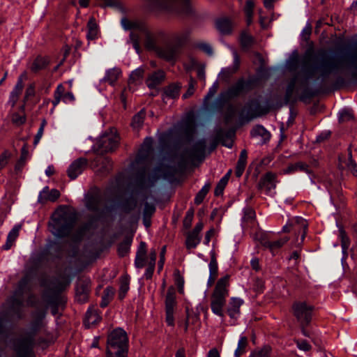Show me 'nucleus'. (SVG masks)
I'll return each mask as SVG.
<instances>
[{
    "label": "nucleus",
    "instance_id": "nucleus-1",
    "mask_svg": "<svg viewBox=\"0 0 357 357\" xmlns=\"http://www.w3.org/2000/svg\"><path fill=\"white\" fill-rule=\"evenodd\" d=\"M33 320L29 328L15 343V351L18 357H34L33 345L36 333L45 326V312L37 311L32 313Z\"/></svg>",
    "mask_w": 357,
    "mask_h": 357
},
{
    "label": "nucleus",
    "instance_id": "nucleus-2",
    "mask_svg": "<svg viewBox=\"0 0 357 357\" xmlns=\"http://www.w3.org/2000/svg\"><path fill=\"white\" fill-rule=\"evenodd\" d=\"M342 68L340 60L327 55L325 51L321 54L320 60L313 66L304 70L307 79H313L316 82H323L331 74L337 71Z\"/></svg>",
    "mask_w": 357,
    "mask_h": 357
},
{
    "label": "nucleus",
    "instance_id": "nucleus-3",
    "mask_svg": "<svg viewBox=\"0 0 357 357\" xmlns=\"http://www.w3.org/2000/svg\"><path fill=\"white\" fill-rule=\"evenodd\" d=\"M75 221L76 215L70 208L60 207L53 213L49 227L54 236L63 237L70 234Z\"/></svg>",
    "mask_w": 357,
    "mask_h": 357
},
{
    "label": "nucleus",
    "instance_id": "nucleus-4",
    "mask_svg": "<svg viewBox=\"0 0 357 357\" xmlns=\"http://www.w3.org/2000/svg\"><path fill=\"white\" fill-rule=\"evenodd\" d=\"M128 354V337L122 328L113 330L107 336V357H127Z\"/></svg>",
    "mask_w": 357,
    "mask_h": 357
},
{
    "label": "nucleus",
    "instance_id": "nucleus-5",
    "mask_svg": "<svg viewBox=\"0 0 357 357\" xmlns=\"http://www.w3.org/2000/svg\"><path fill=\"white\" fill-rule=\"evenodd\" d=\"M229 276L225 275L220 278L214 288L211 297V309L213 314L223 320L225 317L224 307L226 299L229 296Z\"/></svg>",
    "mask_w": 357,
    "mask_h": 357
},
{
    "label": "nucleus",
    "instance_id": "nucleus-6",
    "mask_svg": "<svg viewBox=\"0 0 357 357\" xmlns=\"http://www.w3.org/2000/svg\"><path fill=\"white\" fill-rule=\"evenodd\" d=\"M313 306L304 301H296L292 305V312L301 326H307L312 320Z\"/></svg>",
    "mask_w": 357,
    "mask_h": 357
},
{
    "label": "nucleus",
    "instance_id": "nucleus-7",
    "mask_svg": "<svg viewBox=\"0 0 357 357\" xmlns=\"http://www.w3.org/2000/svg\"><path fill=\"white\" fill-rule=\"evenodd\" d=\"M119 137L116 131L111 130L101 135L96 142L97 150L100 153H107L114 151L119 144Z\"/></svg>",
    "mask_w": 357,
    "mask_h": 357
},
{
    "label": "nucleus",
    "instance_id": "nucleus-8",
    "mask_svg": "<svg viewBox=\"0 0 357 357\" xmlns=\"http://www.w3.org/2000/svg\"><path fill=\"white\" fill-rule=\"evenodd\" d=\"M176 303V291L174 288L171 287L168 289L165 297V319L169 326H174V312Z\"/></svg>",
    "mask_w": 357,
    "mask_h": 357
},
{
    "label": "nucleus",
    "instance_id": "nucleus-9",
    "mask_svg": "<svg viewBox=\"0 0 357 357\" xmlns=\"http://www.w3.org/2000/svg\"><path fill=\"white\" fill-rule=\"evenodd\" d=\"M248 83L243 79H239L234 84L230 86L227 90L220 94V99L223 102H227L236 97L240 96L245 91Z\"/></svg>",
    "mask_w": 357,
    "mask_h": 357
},
{
    "label": "nucleus",
    "instance_id": "nucleus-10",
    "mask_svg": "<svg viewBox=\"0 0 357 357\" xmlns=\"http://www.w3.org/2000/svg\"><path fill=\"white\" fill-rule=\"evenodd\" d=\"M307 223L305 220L300 217H295L289 220V222L282 227L284 232L294 231L295 234L297 232L301 234V241H303L307 229Z\"/></svg>",
    "mask_w": 357,
    "mask_h": 357
},
{
    "label": "nucleus",
    "instance_id": "nucleus-11",
    "mask_svg": "<svg viewBox=\"0 0 357 357\" xmlns=\"http://www.w3.org/2000/svg\"><path fill=\"white\" fill-rule=\"evenodd\" d=\"M277 182V174L268 172L261 177L257 188L259 190H264L267 195L273 196L275 194L274 190L276 188Z\"/></svg>",
    "mask_w": 357,
    "mask_h": 357
},
{
    "label": "nucleus",
    "instance_id": "nucleus-12",
    "mask_svg": "<svg viewBox=\"0 0 357 357\" xmlns=\"http://www.w3.org/2000/svg\"><path fill=\"white\" fill-rule=\"evenodd\" d=\"M29 279L27 276L23 278L18 283V289L15 291L13 296L10 298V305L15 307H20L23 304V294L28 285Z\"/></svg>",
    "mask_w": 357,
    "mask_h": 357
},
{
    "label": "nucleus",
    "instance_id": "nucleus-13",
    "mask_svg": "<svg viewBox=\"0 0 357 357\" xmlns=\"http://www.w3.org/2000/svg\"><path fill=\"white\" fill-rule=\"evenodd\" d=\"M88 160L85 158H79L73 161L69 166L67 173L71 179H75L87 167Z\"/></svg>",
    "mask_w": 357,
    "mask_h": 357
},
{
    "label": "nucleus",
    "instance_id": "nucleus-14",
    "mask_svg": "<svg viewBox=\"0 0 357 357\" xmlns=\"http://www.w3.org/2000/svg\"><path fill=\"white\" fill-rule=\"evenodd\" d=\"M190 31L188 29L174 33L171 36L170 42L177 50L184 46L189 40Z\"/></svg>",
    "mask_w": 357,
    "mask_h": 357
},
{
    "label": "nucleus",
    "instance_id": "nucleus-15",
    "mask_svg": "<svg viewBox=\"0 0 357 357\" xmlns=\"http://www.w3.org/2000/svg\"><path fill=\"white\" fill-rule=\"evenodd\" d=\"M243 303V300L240 298L232 297L230 298L227 308V312L231 319L233 320L232 324H234V321L239 317L241 314L240 307Z\"/></svg>",
    "mask_w": 357,
    "mask_h": 357
},
{
    "label": "nucleus",
    "instance_id": "nucleus-16",
    "mask_svg": "<svg viewBox=\"0 0 357 357\" xmlns=\"http://www.w3.org/2000/svg\"><path fill=\"white\" fill-rule=\"evenodd\" d=\"M232 54L234 57L233 64L229 67L222 68L220 73L221 77L225 79H229L232 75L236 73L240 67V57L236 50H234Z\"/></svg>",
    "mask_w": 357,
    "mask_h": 357
},
{
    "label": "nucleus",
    "instance_id": "nucleus-17",
    "mask_svg": "<svg viewBox=\"0 0 357 357\" xmlns=\"http://www.w3.org/2000/svg\"><path fill=\"white\" fill-rule=\"evenodd\" d=\"M146 244L142 241L136 252L135 265L138 268H143L146 264L148 265L149 257H146Z\"/></svg>",
    "mask_w": 357,
    "mask_h": 357
},
{
    "label": "nucleus",
    "instance_id": "nucleus-18",
    "mask_svg": "<svg viewBox=\"0 0 357 357\" xmlns=\"http://www.w3.org/2000/svg\"><path fill=\"white\" fill-rule=\"evenodd\" d=\"M177 51L178 50L174 45L156 49L158 56L167 61H174Z\"/></svg>",
    "mask_w": 357,
    "mask_h": 357
},
{
    "label": "nucleus",
    "instance_id": "nucleus-19",
    "mask_svg": "<svg viewBox=\"0 0 357 357\" xmlns=\"http://www.w3.org/2000/svg\"><path fill=\"white\" fill-rule=\"evenodd\" d=\"M26 74L23 73L17 79V82L11 91L10 94L9 102L11 103V105L13 107L17 102L20 95L21 94L24 84H23V78L25 77Z\"/></svg>",
    "mask_w": 357,
    "mask_h": 357
},
{
    "label": "nucleus",
    "instance_id": "nucleus-20",
    "mask_svg": "<svg viewBox=\"0 0 357 357\" xmlns=\"http://www.w3.org/2000/svg\"><path fill=\"white\" fill-rule=\"evenodd\" d=\"M89 287L87 283L79 282L75 288V298L78 302L84 303L88 299Z\"/></svg>",
    "mask_w": 357,
    "mask_h": 357
},
{
    "label": "nucleus",
    "instance_id": "nucleus-21",
    "mask_svg": "<svg viewBox=\"0 0 357 357\" xmlns=\"http://www.w3.org/2000/svg\"><path fill=\"white\" fill-rule=\"evenodd\" d=\"M165 77V72L159 70L151 74L146 80L147 86L150 89L155 88L162 83Z\"/></svg>",
    "mask_w": 357,
    "mask_h": 357
},
{
    "label": "nucleus",
    "instance_id": "nucleus-22",
    "mask_svg": "<svg viewBox=\"0 0 357 357\" xmlns=\"http://www.w3.org/2000/svg\"><path fill=\"white\" fill-rule=\"evenodd\" d=\"M288 241V237H284L274 241H264V242H261V245L265 248L268 249L274 255L275 252L287 243Z\"/></svg>",
    "mask_w": 357,
    "mask_h": 357
},
{
    "label": "nucleus",
    "instance_id": "nucleus-23",
    "mask_svg": "<svg viewBox=\"0 0 357 357\" xmlns=\"http://www.w3.org/2000/svg\"><path fill=\"white\" fill-rule=\"evenodd\" d=\"M21 227V225H15L13 227V229L9 231L7 236L6 242L2 247L3 250H8L13 246V245L14 244L15 241H16L17 238L19 236Z\"/></svg>",
    "mask_w": 357,
    "mask_h": 357
},
{
    "label": "nucleus",
    "instance_id": "nucleus-24",
    "mask_svg": "<svg viewBox=\"0 0 357 357\" xmlns=\"http://www.w3.org/2000/svg\"><path fill=\"white\" fill-rule=\"evenodd\" d=\"M252 137H260L261 142L265 143L270 139V132L262 126L258 125L254 127L250 132Z\"/></svg>",
    "mask_w": 357,
    "mask_h": 357
},
{
    "label": "nucleus",
    "instance_id": "nucleus-25",
    "mask_svg": "<svg viewBox=\"0 0 357 357\" xmlns=\"http://www.w3.org/2000/svg\"><path fill=\"white\" fill-rule=\"evenodd\" d=\"M101 317L98 310L94 308H89L86 313L84 324L87 327H90L98 323Z\"/></svg>",
    "mask_w": 357,
    "mask_h": 357
},
{
    "label": "nucleus",
    "instance_id": "nucleus-26",
    "mask_svg": "<svg viewBox=\"0 0 357 357\" xmlns=\"http://www.w3.org/2000/svg\"><path fill=\"white\" fill-rule=\"evenodd\" d=\"M121 75V70L118 68H113L106 71L105 75L102 79L110 85H114Z\"/></svg>",
    "mask_w": 357,
    "mask_h": 357
},
{
    "label": "nucleus",
    "instance_id": "nucleus-27",
    "mask_svg": "<svg viewBox=\"0 0 357 357\" xmlns=\"http://www.w3.org/2000/svg\"><path fill=\"white\" fill-rule=\"evenodd\" d=\"M156 255L155 250H151L149 255L148 266L144 273V278L146 279H151L152 278L155 266Z\"/></svg>",
    "mask_w": 357,
    "mask_h": 357
},
{
    "label": "nucleus",
    "instance_id": "nucleus-28",
    "mask_svg": "<svg viewBox=\"0 0 357 357\" xmlns=\"http://www.w3.org/2000/svg\"><path fill=\"white\" fill-rule=\"evenodd\" d=\"M215 26L222 34H229L231 32L232 24L229 19L222 18L218 20L215 22Z\"/></svg>",
    "mask_w": 357,
    "mask_h": 357
},
{
    "label": "nucleus",
    "instance_id": "nucleus-29",
    "mask_svg": "<svg viewBox=\"0 0 357 357\" xmlns=\"http://www.w3.org/2000/svg\"><path fill=\"white\" fill-rule=\"evenodd\" d=\"M48 65V60L45 57L37 56L30 66V70L33 73H37L45 69Z\"/></svg>",
    "mask_w": 357,
    "mask_h": 357
},
{
    "label": "nucleus",
    "instance_id": "nucleus-30",
    "mask_svg": "<svg viewBox=\"0 0 357 357\" xmlns=\"http://www.w3.org/2000/svg\"><path fill=\"white\" fill-rule=\"evenodd\" d=\"M247 151L245 149L242 150L241 151V154L236 167L235 174L237 177H241L245 170L247 162Z\"/></svg>",
    "mask_w": 357,
    "mask_h": 357
},
{
    "label": "nucleus",
    "instance_id": "nucleus-31",
    "mask_svg": "<svg viewBox=\"0 0 357 357\" xmlns=\"http://www.w3.org/2000/svg\"><path fill=\"white\" fill-rule=\"evenodd\" d=\"M296 172H303L310 174V171L309 166L303 162H298L294 164L290 165L285 170V173H293Z\"/></svg>",
    "mask_w": 357,
    "mask_h": 357
},
{
    "label": "nucleus",
    "instance_id": "nucleus-32",
    "mask_svg": "<svg viewBox=\"0 0 357 357\" xmlns=\"http://www.w3.org/2000/svg\"><path fill=\"white\" fill-rule=\"evenodd\" d=\"M130 278L127 275H122L120 278V287L119 296L120 299L124 298L129 290Z\"/></svg>",
    "mask_w": 357,
    "mask_h": 357
},
{
    "label": "nucleus",
    "instance_id": "nucleus-33",
    "mask_svg": "<svg viewBox=\"0 0 357 357\" xmlns=\"http://www.w3.org/2000/svg\"><path fill=\"white\" fill-rule=\"evenodd\" d=\"M88 32L86 37L88 40H94L98 36V26L93 17L89 19L87 24Z\"/></svg>",
    "mask_w": 357,
    "mask_h": 357
},
{
    "label": "nucleus",
    "instance_id": "nucleus-34",
    "mask_svg": "<svg viewBox=\"0 0 357 357\" xmlns=\"http://www.w3.org/2000/svg\"><path fill=\"white\" fill-rule=\"evenodd\" d=\"M201 241L200 235L189 232L185 241L186 248L188 249L195 248Z\"/></svg>",
    "mask_w": 357,
    "mask_h": 357
},
{
    "label": "nucleus",
    "instance_id": "nucleus-35",
    "mask_svg": "<svg viewBox=\"0 0 357 357\" xmlns=\"http://www.w3.org/2000/svg\"><path fill=\"white\" fill-rule=\"evenodd\" d=\"M146 116V112L144 109L140 110L136 114L132 120L131 126L134 129H139L142 128L144 121Z\"/></svg>",
    "mask_w": 357,
    "mask_h": 357
},
{
    "label": "nucleus",
    "instance_id": "nucleus-36",
    "mask_svg": "<svg viewBox=\"0 0 357 357\" xmlns=\"http://www.w3.org/2000/svg\"><path fill=\"white\" fill-rule=\"evenodd\" d=\"M180 88L181 86L177 84L169 85L165 89L163 99L166 98L172 99L177 98L179 95Z\"/></svg>",
    "mask_w": 357,
    "mask_h": 357
},
{
    "label": "nucleus",
    "instance_id": "nucleus-37",
    "mask_svg": "<svg viewBox=\"0 0 357 357\" xmlns=\"http://www.w3.org/2000/svg\"><path fill=\"white\" fill-rule=\"evenodd\" d=\"M176 0H164V2L157 3L155 6L156 10L172 12L174 10V4Z\"/></svg>",
    "mask_w": 357,
    "mask_h": 357
},
{
    "label": "nucleus",
    "instance_id": "nucleus-38",
    "mask_svg": "<svg viewBox=\"0 0 357 357\" xmlns=\"http://www.w3.org/2000/svg\"><path fill=\"white\" fill-rule=\"evenodd\" d=\"M255 7V3L253 0H248L245 3L244 8V12L246 17V21L248 24H250L252 22L253 17V9Z\"/></svg>",
    "mask_w": 357,
    "mask_h": 357
},
{
    "label": "nucleus",
    "instance_id": "nucleus-39",
    "mask_svg": "<svg viewBox=\"0 0 357 357\" xmlns=\"http://www.w3.org/2000/svg\"><path fill=\"white\" fill-rule=\"evenodd\" d=\"M248 345V338L245 336H241L238 342V347L234 352L235 357H240L245 352V348Z\"/></svg>",
    "mask_w": 357,
    "mask_h": 357
},
{
    "label": "nucleus",
    "instance_id": "nucleus-40",
    "mask_svg": "<svg viewBox=\"0 0 357 357\" xmlns=\"http://www.w3.org/2000/svg\"><path fill=\"white\" fill-rule=\"evenodd\" d=\"M210 183H206L202 187V188L199 191V192L197 194L195 198V203L196 204H200L203 202V200L204 199L205 197L206 196L207 193L210 190Z\"/></svg>",
    "mask_w": 357,
    "mask_h": 357
},
{
    "label": "nucleus",
    "instance_id": "nucleus-41",
    "mask_svg": "<svg viewBox=\"0 0 357 357\" xmlns=\"http://www.w3.org/2000/svg\"><path fill=\"white\" fill-rule=\"evenodd\" d=\"M271 353V347L268 345H265L260 350L251 352L249 357H268Z\"/></svg>",
    "mask_w": 357,
    "mask_h": 357
},
{
    "label": "nucleus",
    "instance_id": "nucleus-42",
    "mask_svg": "<svg viewBox=\"0 0 357 357\" xmlns=\"http://www.w3.org/2000/svg\"><path fill=\"white\" fill-rule=\"evenodd\" d=\"M348 67L352 70L354 74L357 75V47L349 55Z\"/></svg>",
    "mask_w": 357,
    "mask_h": 357
},
{
    "label": "nucleus",
    "instance_id": "nucleus-43",
    "mask_svg": "<svg viewBox=\"0 0 357 357\" xmlns=\"http://www.w3.org/2000/svg\"><path fill=\"white\" fill-rule=\"evenodd\" d=\"M64 93V86L60 84L57 86L54 93V100H52V105L55 107L62 100V96Z\"/></svg>",
    "mask_w": 357,
    "mask_h": 357
},
{
    "label": "nucleus",
    "instance_id": "nucleus-44",
    "mask_svg": "<svg viewBox=\"0 0 357 357\" xmlns=\"http://www.w3.org/2000/svg\"><path fill=\"white\" fill-rule=\"evenodd\" d=\"M240 42L243 47L248 48L253 43V38L247 33H242L240 38Z\"/></svg>",
    "mask_w": 357,
    "mask_h": 357
},
{
    "label": "nucleus",
    "instance_id": "nucleus-45",
    "mask_svg": "<svg viewBox=\"0 0 357 357\" xmlns=\"http://www.w3.org/2000/svg\"><path fill=\"white\" fill-rule=\"evenodd\" d=\"M208 267H209L210 275H212V276H214L216 278L217 275H218V266L217 260H216L215 257L213 253L212 255Z\"/></svg>",
    "mask_w": 357,
    "mask_h": 357
},
{
    "label": "nucleus",
    "instance_id": "nucleus-46",
    "mask_svg": "<svg viewBox=\"0 0 357 357\" xmlns=\"http://www.w3.org/2000/svg\"><path fill=\"white\" fill-rule=\"evenodd\" d=\"M130 243L128 241L121 243L118 246V253L120 257L126 256L130 251Z\"/></svg>",
    "mask_w": 357,
    "mask_h": 357
},
{
    "label": "nucleus",
    "instance_id": "nucleus-47",
    "mask_svg": "<svg viewBox=\"0 0 357 357\" xmlns=\"http://www.w3.org/2000/svg\"><path fill=\"white\" fill-rule=\"evenodd\" d=\"M340 237L341 239V245L342 250L345 251L347 250L350 245V241L347 236L346 232L343 229H340Z\"/></svg>",
    "mask_w": 357,
    "mask_h": 357
},
{
    "label": "nucleus",
    "instance_id": "nucleus-48",
    "mask_svg": "<svg viewBox=\"0 0 357 357\" xmlns=\"http://www.w3.org/2000/svg\"><path fill=\"white\" fill-rule=\"evenodd\" d=\"M206 146V141L204 139H200L197 141L193 146L192 151L193 153H203L205 151Z\"/></svg>",
    "mask_w": 357,
    "mask_h": 357
},
{
    "label": "nucleus",
    "instance_id": "nucleus-49",
    "mask_svg": "<svg viewBox=\"0 0 357 357\" xmlns=\"http://www.w3.org/2000/svg\"><path fill=\"white\" fill-rule=\"evenodd\" d=\"M144 73V69L142 68H138L131 73L130 79L132 82H137L142 78Z\"/></svg>",
    "mask_w": 357,
    "mask_h": 357
},
{
    "label": "nucleus",
    "instance_id": "nucleus-50",
    "mask_svg": "<svg viewBox=\"0 0 357 357\" xmlns=\"http://www.w3.org/2000/svg\"><path fill=\"white\" fill-rule=\"evenodd\" d=\"M297 347L302 351H308L311 349V345L305 340H294Z\"/></svg>",
    "mask_w": 357,
    "mask_h": 357
},
{
    "label": "nucleus",
    "instance_id": "nucleus-51",
    "mask_svg": "<svg viewBox=\"0 0 357 357\" xmlns=\"http://www.w3.org/2000/svg\"><path fill=\"white\" fill-rule=\"evenodd\" d=\"M349 162L347 164L348 168L352 172L353 174L357 176V164L356 162L351 158V151L349 149Z\"/></svg>",
    "mask_w": 357,
    "mask_h": 357
},
{
    "label": "nucleus",
    "instance_id": "nucleus-52",
    "mask_svg": "<svg viewBox=\"0 0 357 357\" xmlns=\"http://www.w3.org/2000/svg\"><path fill=\"white\" fill-rule=\"evenodd\" d=\"M353 119V115L351 112L347 109H342L339 113V120L340 121H349Z\"/></svg>",
    "mask_w": 357,
    "mask_h": 357
},
{
    "label": "nucleus",
    "instance_id": "nucleus-53",
    "mask_svg": "<svg viewBox=\"0 0 357 357\" xmlns=\"http://www.w3.org/2000/svg\"><path fill=\"white\" fill-rule=\"evenodd\" d=\"M312 33V26L310 23H307L305 26L303 28L301 32L302 38L307 41L311 35Z\"/></svg>",
    "mask_w": 357,
    "mask_h": 357
},
{
    "label": "nucleus",
    "instance_id": "nucleus-54",
    "mask_svg": "<svg viewBox=\"0 0 357 357\" xmlns=\"http://www.w3.org/2000/svg\"><path fill=\"white\" fill-rule=\"evenodd\" d=\"M12 121L13 123L20 126L25 123L26 117L24 115L15 113L12 116Z\"/></svg>",
    "mask_w": 357,
    "mask_h": 357
},
{
    "label": "nucleus",
    "instance_id": "nucleus-55",
    "mask_svg": "<svg viewBox=\"0 0 357 357\" xmlns=\"http://www.w3.org/2000/svg\"><path fill=\"white\" fill-rule=\"evenodd\" d=\"M195 86V81L192 78H190L188 89L187 92L183 95V98L184 99L189 98L190 96H192L194 93Z\"/></svg>",
    "mask_w": 357,
    "mask_h": 357
},
{
    "label": "nucleus",
    "instance_id": "nucleus-56",
    "mask_svg": "<svg viewBox=\"0 0 357 357\" xmlns=\"http://www.w3.org/2000/svg\"><path fill=\"white\" fill-rule=\"evenodd\" d=\"M115 290L112 287H107L103 291V295L102 297L106 298L109 301H111L114 295Z\"/></svg>",
    "mask_w": 357,
    "mask_h": 357
},
{
    "label": "nucleus",
    "instance_id": "nucleus-57",
    "mask_svg": "<svg viewBox=\"0 0 357 357\" xmlns=\"http://www.w3.org/2000/svg\"><path fill=\"white\" fill-rule=\"evenodd\" d=\"M199 319V317L198 315L195 314H193V313H188L187 314V317H186V321L184 324V326H183V328H184V331H188V325H189V321L190 319L192 320V321H197Z\"/></svg>",
    "mask_w": 357,
    "mask_h": 357
},
{
    "label": "nucleus",
    "instance_id": "nucleus-58",
    "mask_svg": "<svg viewBox=\"0 0 357 357\" xmlns=\"http://www.w3.org/2000/svg\"><path fill=\"white\" fill-rule=\"evenodd\" d=\"M49 200V188L45 187L38 195V201L43 202Z\"/></svg>",
    "mask_w": 357,
    "mask_h": 357
},
{
    "label": "nucleus",
    "instance_id": "nucleus-59",
    "mask_svg": "<svg viewBox=\"0 0 357 357\" xmlns=\"http://www.w3.org/2000/svg\"><path fill=\"white\" fill-rule=\"evenodd\" d=\"M61 98L63 102L66 104L73 102L75 100V98L72 92H68L66 93L64 92Z\"/></svg>",
    "mask_w": 357,
    "mask_h": 357
},
{
    "label": "nucleus",
    "instance_id": "nucleus-60",
    "mask_svg": "<svg viewBox=\"0 0 357 357\" xmlns=\"http://www.w3.org/2000/svg\"><path fill=\"white\" fill-rule=\"evenodd\" d=\"M192 218H193V211H188L186 213L185 219L183 220V225L186 228H188L191 225Z\"/></svg>",
    "mask_w": 357,
    "mask_h": 357
},
{
    "label": "nucleus",
    "instance_id": "nucleus-61",
    "mask_svg": "<svg viewBox=\"0 0 357 357\" xmlns=\"http://www.w3.org/2000/svg\"><path fill=\"white\" fill-rule=\"evenodd\" d=\"M130 39L132 40V45H133L134 48L136 50V51L137 52H139V40H138V36L134 31H132L130 33Z\"/></svg>",
    "mask_w": 357,
    "mask_h": 357
},
{
    "label": "nucleus",
    "instance_id": "nucleus-62",
    "mask_svg": "<svg viewBox=\"0 0 357 357\" xmlns=\"http://www.w3.org/2000/svg\"><path fill=\"white\" fill-rule=\"evenodd\" d=\"M9 155L7 151H4L0 155V170L2 169L8 163Z\"/></svg>",
    "mask_w": 357,
    "mask_h": 357
},
{
    "label": "nucleus",
    "instance_id": "nucleus-63",
    "mask_svg": "<svg viewBox=\"0 0 357 357\" xmlns=\"http://www.w3.org/2000/svg\"><path fill=\"white\" fill-rule=\"evenodd\" d=\"M153 139L150 137H146L142 145V149H144L148 155L151 151Z\"/></svg>",
    "mask_w": 357,
    "mask_h": 357
},
{
    "label": "nucleus",
    "instance_id": "nucleus-64",
    "mask_svg": "<svg viewBox=\"0 0 357 357\" xmlns=\"http://www.w3.org/2000/svg\"><path fill=\"white\" fill-rule=\"evenodd\" d=\"M199 47L208 55L211 56L213 54V49L210 45L207 43H201L199 45Z\"/></svg>",
    "mask_w": 357,
    "mask_h": 357
}]
</instances>
